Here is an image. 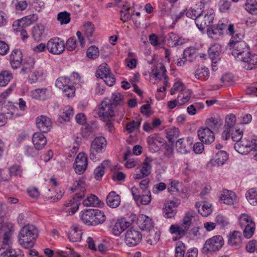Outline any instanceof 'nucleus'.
<instances>
[{
	"label": "nucleus",
	"instance_id": "obj_35",
	"mask_svg": "<svg viewBox=\"0 0 257 257\" xmlns=\"http://www.w3.org/2000/svg\"><path fill=\"white\" fill-rule=\"evenodd\" d=\"M228 156L227 153L223 151H218L210 161V163L214 166L223 165L227 160Z\"/></svg>",
	"mask_w": 257,
	"mask_h": 257
},
{
	"label": "nucleus",
	"instance_id": "obj_16",
	"mask_svg": "<svg viewBox=\"0 0 257 257\" xmlns=\"http://www.w3.org/2000/svg\"><path fill=\"white\" fill-rule=\"evenodd\" d=\"M98 114L100 117H102L105 120L107 119L114 117L115 112L113 105L105 100L103 101L99 109Z\"/></svg>",
	"mask_w": 257,
	"mask_h": 257
},
{
	"label": "nucleus",
	"instance_id": "obj_12",
	"mask_svg": "<svg viewBox=\"0 0 257 257\" xmlns=\"http://www.w3.org/2000/svg\"><path fill=\"white\" fill-rule=\"evenodd\" d=\"M235 123L236 117L235 115L229 114L226 116L224 129L221 134V138L223 140H227L230 138L231 130L236 127Z\"/></svg>",
	"mask_w": 257,
	"mask_h": 257
},
{
	"label": "nucleus",
	"instance_id": "obj_58",
	"mask_svg": "<svg viewBox=\"0 0 257 257\" xmlns=\"http://www.w3.org/2000/svg\"><path fill=\"white\" fill-rule=\"evenodd\" d=\"M86 56L91 59L97 58L99 56L98 48L94 45L89 47L87 50Z\"/></svg>",
	"mask_w": 257,
	"mask_h": 257
},
{
	"label": "nucleus",
	"instance_id": "obj_49",
	"mask_svg": "<svg viewBox=\"0 0 257 257\" xmlns=\"http://www.w3.org/2000/svg\"><path fill=\"white\" fill-rule=\"evenodd\" d=\"M110 70L106 63H102L100 65L96 72V76L100 78L105 77V76L110 73Z\"/></svg>",
	"mask_w": 257,
	"mask_h": 257
},
{
	"label": "nucleus",
	"instance_id": "obj_23",
	"mask_svg": "<svg viewBox=\"0 0 257 257\" xmlns=\"http://www.w3.org/2000/svg\"><path fill=\"white\" fill-rule=\"evenodd\" d=\"M179 203L177 201L174 200L167 201L163 208L166 217L171 218L174 217L177 213V207Z\"/></svg>",
	"mask_w": 257,
	"mask_h": 257
},
{
	"label": "nucleus",
	"instance_id": "obj_17",
	"mask_svg": "<svg viewBox=\"0 0 257 257\" xmlns=\"http://www.w3.org/2000/svg\"><path fill=\"white\" fill-rule=\"evenodd\" d=\"M197 133L199 139L204 144H210L215 140L213 132L208 127L200 128Z\"/></svg>",
	"mask_w": 257,
	"mask_h": 257
},
{
	"label": "nucleus",
	"instance_id": "obj_59",
	"mask_svg": "<svg viewBox=\"0 0 257 257\" xmlns=\"http://www.w3.org/2000/svg\"><path fill=\"white\" fill-rule=\"evenodd\" d=\"M33 15H29L18 21V26L20 29L29 26L32 24Z\"/></svg>",
	"mask_w": 257,
	"mask_h": 257
},
{
	"label": "nucleus",
	"instance_id": "obj_11",
	"mask_svg": "<svg viewBox=\"0 0 257 257\" xmlns=\"http://www.w3.org/2000/svg\"><path fill=\"white\" fill-rule=\"evenodd\" d=\"M63 194L64 191L60 188H46L43 191L42 196L45 199L51 202H55L62 198Z\"/></svg>",
	"mask_w": 257,
	"mask_h": 257
},
{
	"label": "nucleus",
	"instance_id": "obj_61",
	"mask_svg": "<svg viewBox=\"0 0 257 257\" xmlns=\"http://www.w3.org/2000/svg\"><path fill=\"white\" fill-rule=\"evenodd\" d=\"M65 206L68 207L66 211L69 215L74 214L79 208V204L73 200H70L65 204Z\"/></svg>",
	"mask_w": 257,
	"mask_h": 257
},
{
	"label": "nucleus",
	"instance_id": "obj_42",
	"mask_svg": "<svg viewBox=\"0 0 257 257\" xmlns=\"http://www.w3.org/2000/svg\"><path fill=\"white\" fill-rule=\"evenodd\" d=\"M82 28L84 35L87 38L90 39L93 36L95 28L93 23L89 21L85 22L83 24Z\"/></svg>",
	"mask_w": 257,
	"mask_h": 257
},
{
	"label": "nucleus",
	"instance_id": "obj_27",
	"mask_svg": "<svg viewBox=\"0 0 257 257\" xmlns=\"http://www.w3.org/2000/svg\"><path fill=\"white\" fill-rule=\"evenodd\" d=\"M169 231L171 234L173 235L174 241L179 240L184 236L187 232L181 225L177 224H172L170 226Z\"/></svg>",
	"mask_w": 257,
	"mask_h": 257
},
{
	"label": "nucleus",
	"instance_id": "obj_48",
	"mask_svg": "<svg viewBox=\"0 0 257 257\" xmlns=\"http://www.w3.org/2000/svg\"><path fill=\"white\" fill-rule=\"evenodd\" d=\"M187 90L188 89H187L184 84L182 81H177L173 85L170 90V94L172 95H173L177 92H178L179 93H181V92Z\"/></svg>",
	"mask_w": 257,
	"mask_h": 257
},
{
	"label": "nucleus",
	"instance_id": "obj_43",
	"mask_svg": "<svg viewBox=\"0 0 257 257\" xmlns=\"http://www.w3.org/2000/svg\"><path fill=\"white\" fill-rule=\"evenodd\" d=\"M45 28L41 24H38L33 28L32 34L34 39L36 41H40L44 35Z\"/></svg>",
	"mask_w": 257,
	"mask_h": 257
},
{
	"label": "nucleus",
	"instance_id": "obj_56",
	"mask_svg": "<svg viewBox=\"0 0 257 257\" xmlns=\"http://www.w3.org/2000/svg\"><path fill=\"white\" fill-rule=\"evenodd\" d=\"M190 98V92L189 89L179 93L177 97V101L179 105H182L189 101Z\"/></svg>",
	"mask_w": 257,
	"mask_h": 257
},
{
	"label": "nucleus",
	"instance_id": "obj_19",
	"mask_svg": "<svg viewBox=\"0 0 257 257\" xmlns=\"http://www.w3.org/2000/svg\"><path fill=\"white\" fill-rule=\"evenodd\" d=\"M20 59L17 60L22 66L21 72L24 73H27L34 68L36 63L35 59L31 56L22 58V52H20Z\"/></svg>",
	"mask_w": 257,
	"mask_h": 257
},
{
	"label": "nucleus",
	"instance_id": "obj_44",
	"mask_svg": "<svg viewBox=\"0 0 257 257\" xmlns=\"http://www.w3.org/2000/svg\"><path fill=\"white\" fill-rule=\"evenodd\" d=\"M221 52V47L219 44H214L209 49V55L212 60L218 58Z\"/></svg>",
	"mask_w": 257,
	"mask_h": 257
},
{
	"label": "nucleus",
	"instance_id": "obj_26",
	"mask_svg": "<svg viewBox=\"0 0 257 257\" xmlns=\"http://www.w3.org/2000/svg\"><path fill=\"white\" fill-rule=\"evenodd\" d=\"M228 243L232 246L239 248L242 245V235L240 232L233 231L228 235Z\"/></svg>",
	"mask_w": 257,
	"mask_h": 257
},
{
	"label": "nucleus",
	"instance_id": "obj_29",
	"mask_svg": "<svg viewBox=\"0 0 257 257\" xmlns=\"http://www.w3.org/2000/svg\"><path fill=\"white\" fill-rule=\"evenodd\" d=\"M32 143L35 148L39 150L42 149L47 144V139L41 133H35L32 138Z\"/></svg>",
	"mask_w": 257,
	"mask_h": 257
},
{
	"label": "nucleus",
	"instance_id": "obj_41",
	"mask_svg": "<svg viewBox=\"0 0 257 257\" xmlns=\"http://www.w3.org/2000/svg\"><path fill=\"white\" fill-rule=\"evenodd\" d=\"M195 76L198 79L205 80L209 77V69L205 66L199 67L195 71Z\"/></svg>",
	"mask_w": 257,
	"mask_h": 257
},
{
	"label": "nucleus",
	"instance_id": "obj_46",
	"mask_svg": "<svg viewBox=\"0 0 257 257\" xmlns=\"http://www.w3.org/2000/svg\"><path fill=\"white\" fill-rule=\"evenodd\" d=\"M83 204L86 207H95L99 205L100 201L97 196L94 195L90 194L83 200Z\"/></svg>",
	"mask_w": 257,
	"mask_h": 257
},
{
	"label": "nucleus",
	"instance_id": "obj_10",
	"mask_svg": "<svg viewBox=\"0 0 257 257\" xmlns=\"http://www.w3.org/2000/svg\"><path fill=\"white\" fill-rule=\"evenodd\" d=\"M87 158L85 154L79 153L77 156L73 165V169L76 173L82 174L87 167Z\"/></svg>",
	"mask_w": 257,
	"mask_h": 257
},
{
	"label": "nucleus",
	"instance_id": "obj_8",
	"mask_svg": "<svg viewBox=\"0 0 257 257\" xmlns=\"http://www.w3.org/2000/svg\"><path fill=\"white\" fill-rule=\"evenodd\" d=\"M46 47L50 53L59 55L65 49L64 42L59 38H52L47 42Z\"/></svg>",
	"mask_w": 257,
	"mask_h": 257
},
{
	"label": "nucleus",
	"instance_id": "obj_31",
	"mask_svg": "<svg viewBox=\"0 0 257 257\" xmlns=\"http://www.w3.org/2000/svg\"><path fill=\"white\" fill-rule=\"evenodd\" d=\"M205 124L209 128L218 129L222 125V119L219 115H213L206 119Z\"/></svg>",
	"mask_w": 257,
	"mask_h": 257
},
{
	"label": "nucleus",
	"instance_id": "obj_54",
	"mask_svg": "<svg viewBox=\"0 0 257 257\" xmlns=\"http://www.w3.org/2000/svg\"><path fill=\"white\" fill-rule=\"evenodd\" d=\"M12 78V74L8 71H3L0 73V86H5Z\"/></svg>",
	"mask_w": 257,
	"mask_h": 257
},
{
	"label": "nucleus",
	"instance_id": "obj_32",
	"mask_svg": "<svg viewBox=\"0 0 257 257\" xmlns=\"http://www.w3.org/2000/svg\"><path fill=\"white\" fill-rule=\"evenodd\" d=\"M33 98L38 100H45L51 96V92L47 88L36 89L31 92Z\"/></svg>",
	"mask_w": 257,
	"mask_h": 257
},
{
	"label": "nucleus",
	"instance_id": "obj_34",
	"mask_svg": "<svg viewBox=\"0 0 257 257\" xmlns=\"http://www.w3.org/2000/svg\"><path fill=\"white\" fill-rule=\"evenodd\" d=\"M106 203L111 208H116L120 203V197L115 192L111 191L107 196Z\"/></svg>",
	"mask_w": 257,
	"mask_h": 257
},
{
	"label": "nucleus",
	"instance_id": "obj_40",
	"mask_svg": "<svg viewBox=\"0 0 257 257\" xmlns=\"http://www.w3.org/2000/svg\"><path fill=\"white\" fill-rule=\"evenodd\" d=\"M92 209H87L81 211L80 218L83 223L88 225H93Z\"/></svg>",
	"mask_w": 257,
	"mask_h": 257
},
{
	"label": "nucleus",
	"instance_id": "obj_50",
	"mask_svg": "<svg viewBox=\"0 0 257 257\" xmlns=\"http://www.w3.org/2000/svg\"><path fill=\"white\" fill-rule=\"evenodd\" d=\"M151 192L149 191H144L143 193L139 197V201H136L138 205H146L149 204L151 201Z\"/></svg>",
	"mask_w": 257,
	"mask_h": 257
},
{
	"label": "nucleus",
	"instance_id": "obj_57",
	"mask_svg": "<svg viewBox=\"0 0 257 257\" xmlns=\"http://www.w3.org/2000/svg\"><path fill=\"white\" fill-rule=\"evenodd\" d=\"M184 55L185 57L189 58L190 60L196 59L199 56V51L193 47H190L186 49L184 51Z\"/></svg>",
	"mask_w": 257,
	"mask_h": 257
},
{
	"label": "nucleus",
	"instance_id": "obj_36",
	"mask_svg": "<svg viewBox=\"0 0 257 257\" xmlns=\"http://www.w3.org/2000/svg\"><path fill=\"white\" fill-rule=\"evenodd\" d=\"M147 242L151 244H156L159 240L160 237V232L154 228L148 231L145 234Z\"/></svg>",
	"mask_w": 257,
	"mask_h": 257
},
{
	"label": "nucleus",
	"instance_id": "obj_9",
	"mask_svg": "<svg viewBox=\"0 0 257 257\" xmlns=\"http://www.w3.org/2000/svg\"><path fill=\"white\" fill-rule=\"evenodd\" d=\"M166 73V69L163 64L160 63L157 65L151 72L150 81L153 83H156L161 80L168 81Z\"/></svg>",
	"mask_w": 257,
	"mask_h": 257
},
{
	"label": "nucleus",
	"instance_id": "obj_20",
	"mask_svg": "<svg viewBox=\"0 0 257 257\" xmlns=\"http://www.w3.org/2000/svg\"><path fill=\"white\" fill-rule=\"evenodd\" d=\"M151 159L146 158L142 164V167L139 170H136L134 174L135 179H141L148 176L151 172Z\"/></svg>",
	"mask_w": 257,
	"mask_h": 257
},
{
	"label": "nucleus",
	"instance_id": "obj_13",
	"mask_svg": "<svg viewBox=\"0 0 257 257\" xmlns=\"http://www.w3.org/2000/svg\"><path fill=\"white\" fill-rule=\"evenodd\" d=\"M214 14L212 12L198 16L195 20L197 27L200 30H203L206 27H210L214 20Z\"/></svg>",
	"mask_w": 257,
	"mask_h": 257
},
{
	"label": "nucleus",
	"instance_id": "obj_33",
	"mask_svg": "<svg viewBox=\"0 0 257 257\" xmlns=\"http://www.w3.org/2000/svg\"><path fill=\"white\" fill-rule=\"evenodd\" d=\"M68 235L71 241H79L81 239L82 231L77 225H74L70 227Z\"/></svg>",
	"mask_w": 257,
	"mask_h": 257
},
{
	"label": "nucleus",
	"instance_id": "obj_18",
	"mask_svg": "<svg viewBox=\"0 0 257 257\" xmlns=\"http://www.w3.org/2000/svg\"><path fill=\"white\" fill-rule=\"evenodd\" d=\"M220 200L223 204L228 205H233L238 203V197L233 191L228 190H224L220 196Z\"/></svg>",
	"mask_w": 257,
	"mask_h": 257
},
{
	"label": "nucleus",
	"instance_id": "obj_1",
	"mask_svg": "<svg viewBox=\"0 0 257 257\" xmlns=\"http://www.w3.org/2000/svg\"><path fill=\"white\" fill-rule=\"evenodd\" d=\"M38 234V229L34 225L30 223L23 225L18 232V242L25 248H32Z\"/></svg>",
	"mask_w": 257,
	"mask_h": 257
},
{
	"label": "nucleus",
	"instance_id": "obj_47",
	"mask_svg": "<svg viewBox=\"0 0 257 257\" xmlns=\"http://www.w3.org/2000/svg\"><path fill=\"white\" fill-rule=\"evenodd\" d=\"M130 8L131 6L127 3H125L120 11V19L124 22L128 21L131 18L132 15L129 12Z\"/></svg>",
	"mask_w": 257,
	"mask_h": 257
},
{
	"label": "nucleus",
	"instance_id": "obj_7",
	"mask_svg": "<svg viewBox=\"0 0 257 257\" xmlns=\"http://www.w3.org/2000/svg\"><path fill=\"white\" fill-rule=\"evenodd\" d=\"M47 75V71L45 66H37L29 75L28 81L31 84L42 82L46 79Z\"/></svg>",
	"mask_w": 257,
	"mask_h": 257
},
{
	"label": "nucleus",
	"instance_id": "obj_14",
	"mask_svg": "<svg viewBox=\"0 0 257 257\" xmlns=\"http://www.w3.org/2000/svg\"><path fill=\"white\" fill-rule=\"evenodd\" d=\"M147 143L150 150L152 152H156L163 146L164 140L159 135L153 134L148 137Z\"/></svg>",
	"mask_w": 257,
	"mask_h": 257
},
{
	"label": "nucleus",
	"instance_id": "obj_30",
	"mask_svg": "<svg viewBox=\"0 0 257 257\" xmlns=\"http://www.w3.org/2000/svg\"><path fill=\"white\" fill-rule=\"evenodd\" d=\"M195 207L197 209L198 212L203 216H208L212 211L211 205L207 202H197L195 204Z\"/></svg>",
	"mask_w": 257,
	"mask_h": 257
},
{
	"label": "nucleus",
	"instance_id": "obj_53",
	"mask_svg": "<svg viewBox=\"0 0 257 257\" xmlns=\"http://www.w3.org/2000/svg\"><path fill=\"white\" fill-rule=\"evenodd\" d=\"M244 8L250 14L257 15V1L247 0Z\"/></svg>",
	"mask_w": 257,
	"mask_h": 257
},
{
	"label": "nucleus",
	"instance_id": "obj_15",
	"mask_svg": "<svg viewBox=\"0 0 257 257\" xmlns=\"http://www.w3.org/2000/svg\"><path fill=\"white\" fill-rule=\"evenodd\" d=\"M243 67L246 70H252L257 68V54H251L250 50L246 54L241 57Z\"/></svg>",
	"mask_w": 257,
	"mask_h": 257
},
{
	"label": "nucleus",
	"instance_id": "obj_3",
	"mask_svg": "<svg viewBox=\"0 0 257 257\" xmlns=\"http://www.w3.org/2000/svg\"><path fill=\"white\" fill-rule=\"evenodd\" d=\"M238 223L246 238H251L255 230V223L252 217L246 213H242L238 217Z\"/></svg>",
	"mask_w": 257,
	"mask_h": 257
},
{
	"label": "nucleus",
	"instance_id": "obj_21",
	"mask_svg": "<svg viewBox=\"0 0 257 257\" xmlns=\"http://www.w3.org/2000/svg\"><path fill=\"white\" fill-rule=\"evenodd\" d=\"M71 190L73 192H75V197L78 199H82L85 193V183L84 178H80L78 181L73 184L71 187Z\"/></svg>",
	"mask_w": 257,
	"mask_h": 257
},
{
	"label": "nucleus",
	"instance_id": "obj_64",
	"mask_svg": "<svg viewBox=\"0 0 257 257\" xmlns=\"http://www.w3.org/2000/svg\"><path fill=\"white\" fill-rule=\"evenodd\" d=\"M219 10L221 13H228L230 9V3L227 0H220L218 3Z\"/></svg>",
	"mask_w": 257,
	"mask_h": 257
},
{
	"label": "nucleus",
	"instance_id": "obj_63",
	"mask_svg": "<svg viewBox=\"0 0 257 257\" xmlns=\"http://www.w3.org/2000/svg\"><path fill=\"white\" fill-rule=\"evenodd\" d=\"M169 44L172 47H175L178 45H182L184 43V40L179 38L176 34L171 33L170 35Z\"/></svg>",
	"mask_w": 257,
	"mask_h": 257
},
{
	"label": "nucleus",
	"instance_id": "obj_37",
	"mask_svg": "<svg viewBox=\"0 0 257 257\" xmlns=\"http://www.w3.org/2000/svg\"><path fill=\"white\" fill-rule=\"evenodd\" d=\"M245 198L252 206H257V187L249 189L245 193Z\"/></svg>",
	"mask_w": 257,
	"mask_h": 257
},
{
	"label": "nucleus",
	"instance_id": "obj_5",
	"mask_svg": "<svg viewBox=\"0 0 257 257\" xmlns=\"http://www.w3.org/2000/svg\"><path fill=\"white\" fill-rule=\"evenodd\" d=\"M107 145V141L104 137H98L92 142L90 149V157L91 159L95 158V156L103 152Z\"/></svg>",
	"mask_w": 257,
	"mask_h": 257
},
{
	"label": "nucleus",
	"instance_id": "obj_28",
	"mask_svg": "<svg viewBox=\"0 0 257 257\" xmlns=\"http://www.w3.org/2000/svg\"><path fill=\"white\" fill-rule=\"evenodd\" d=\"M139 227L147 232L154 229V225L152 219L145 215H141L138 219Z\"/></svg>",
	"mask_w": 257,
	"mask_h": 257
},
{
	"label": "nucleus",
	"instance_id": "obj_24",
	"mask_svg": "<svg viewBox=\"0 0 257 257\" xmlns=\"http://www.w3.org/2000/svg\"><path fill=\"white\" fill-rule=\"evenodd\" d=\"M192 143V139L190 138L179 139L176 143V149L181 154H186L190 151Z\"/></svg>",
	"mask_w": 257,
	"mask_h": 257
},
{
	"label": "nucleus",
	"instance_id": "obj_39",
	"mask_svg": "<svg viewBox=\"0 0 257 257\" xmlns=\"http://www.w3.org/2000/svg\"><path fill=\"white\" fill-rule=\"evenodd\" d=\"M247 145V140L238 141L234 144V148L235 150L239 154H246L250 152L249 147Z\"/></svg>",
	"mask_w": 257,
	"mask_h": 257
},
{
	"label": "nucleus",
	"instance_id": "obj_22",
	"mask_svg": "<svg viewBox=\"0 0 257 257\" xmlns=\"http://www.w3.org/2000/svg\"><path fill=\"white\" fill-rule=\"evenodd\" d=\"M36 125L39 130L43 133L49 132L52 127V121L50 118L41 115L36 118Z\"/></svg>",
	"mask_w": 257,
	"mask_h": 257
},
{
	"label": "nucleus",
	"instance_id": "obj_6",
	"mask_svg": "<svg viewBox=\"0 0 257 257\" xmlns=\"http://www.w3.org/2000/svg\"><path fill=\"white\" fill-rule=\"evenodd\" d=\"M142 234L137 228L131 227L125 233L124 241L128 246H135L139 244L142 239Z\"/></svg>",
	"mask_w": 257,
	"mask_h": 257
},
{
	"label": "nucleus",
	"instance_id": "obj_55",
	"mask_svg": "<svg viewBox=\"0 0 257 257\" xmlns=\"http://www.w3.org/2000/svg\"><path fill=\"white\" fill-rule=\"evenodd\" d=\"M127 66L131 69L136 68L138 60L136 58V54L133 52L128 53V57L125 60Z\"/></svg>",
	"mask_w": 257,
	"mask_h": 257
},
{
	"label": "nucleus",
	"instance_id": "obj_60",
	"mask_svg": "<svg viewBox=\"0 0 257 257\" xmlns=\"http://www.w3.org/2000/svg\"><path fill=\"white\" fill-rule=\"evenodd\" d=\"M230 136L232 140L234 142H237L241 140L243 136V131L240 130L237 127H235L231 130Z\"/></svg>",
	"mask_w": 257,
	"mask_h": 257
},
{
	"label": "nucleus",
	"instance_id": "obj_2",
	"mask_svg": "<svg viewBox=\"0 0 257 257\" xmlns=\"http://www.w3.org/2000/svg\"><path fill=\"white\" fill-rule=\"evenodd\" d=\"M242 37L240 34H235L231 37L226 46V49L230 51L232 55L239 60L250 50L247 44L241 41Z\"/></svg>",
	"mask_w": 257,
	"mask_h": 257
},
{
	"label": "nucleus",
	"instance_id": "obj_51",
	"mask_svg": "<svg viewBox=\"0 0 257 257\" xmlns=\"http://www.w3.org/2000/svg\"><path fill=\"white\" fill-rule=\"evenodd\" d=\"M70 80L66 77H61L58 78L55 83V86L59 89L63 90L67 87L70 85Z\"/></svg>",
	"mask_w": 257,
	"mask_h": 257
},
{
	"label": "nucleus",
	"instance_id": "obj_4",
	"mask_svg": "<svg viewBox=\"0 0 257 257\" xmlns=\"http://www.w3.org/2000/svg\"><path fill=\"white\" fill-rule=\"evenodd\" d=\"M224 244V239L220 235H215L208 239L204 243L202 252L205 254L219 250Z\"/></svg>",
	"mask_w": 257,
	"mask_h": 257
},
{
	"label": "nucleus",
	"instance_id": "obj_25",
	"mask_svg": "<svg viewBox=\"0 0 257 257\" xmlns=\"http://www.w3.org/2000/svg\"><path fill=\"white\" fill-rule=\"evenodd\" d=\"M130 225V222L126 221L124 218H119L117 220L112 228V233L115 236H118Z\"/></svg>",
	"mask_w": 257,
	"mask_h": 257
},
{
	"label": "nucleus",
	"instance_id": "obj_52",
	"mask_svg": "<svg viewBox=\"0 0 257 257\" xmlns=\"http://www.w3.org/2000/svg\"><path fill=\"white\" fill-rule=\"evenodd\" d=\"M57 20L61 25H66L70 22V14L67 11L60 12L57 15Z\"/></svg>",
	"mask_w": 257,
	"mask_h": 257
},
{
	"label": "nucleus",
	"instance_id": "obj_45",
	"mask_svg": "<svg viewBox=\"0 0 257 257\" xmlns=\"http://www.w3.org/2000/svg\"><path fill=\"white\" fill-rule=\"evenodd\" d=\"M110 102L113 105H121L124 103V95L120 92L115 91L112 94Z\"/></svg>",
	"mask_w": 257,
	"mask_h": 257
},
{
	"label": "nucleus",
	"instance_id": "obj_62",
	"mask_svg": "<svg viewBox=\"0 0 257 257\" xmlns=\"http://www.w3.org/2000/svg\"><path fill=\"white\" fill-rule=\"evenodd\" d=\"M207 33L209 38L214 40L218 39L222 36L216 26L209 27L207 29Z\"/></svg>",
	"mask_w": 257,
	"mask_h": 257
},
{
	"label": "nucleus",
	"instance_id": "obj_38",
	"mask_svg": "<svg viewBox=\"0 0 257 257\" xmlns=\"http://www.w3.org/2000/svg\"><path fill=\"white\" fill-rule=\"evenodd\" d=\"M93 225H97L103 223L106 220L104 213L99 210L92 209Z\"/></svg>",
	"mask_w": 257,
	"mask_h": 257
}]
</instances>
